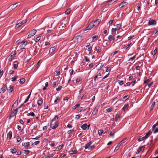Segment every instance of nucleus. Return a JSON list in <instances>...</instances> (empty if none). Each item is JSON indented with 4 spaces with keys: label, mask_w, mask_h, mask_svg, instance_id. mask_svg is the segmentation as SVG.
<instances>
[{
    "label": "nucleus",
    "mask_w": 158,
    "mask_h": 158,
    "mask_svg": "<svg viewBox=\"0 0 158 158\" xmlns=\"http://www.w3.org/2000/svg\"><path fill=\"white\" fill-rule=\"evenodd\" d=\"M17 3L11 5L10 6L9 8L11 10H13L15 8L17 7Z\"/></svg>",
    "instance_id": "10"
},
{
    "label": "nucleus",
    "mask_w": 158,
    "mask_h": 158,
    "mask_svg": "<svg viewBox=\"0 0 158 158\" xmlns=\"http://www.w3.org/2000/svg\"><path fill=\"white\" fill-rule=\"evenodd\" d=\"M143 147H144V146H141L139 147V148L137 150L138 153H136V154H139L140 152L141 151L142 148H143Z\"/></svg>",
    "instance_id": "30"
},
{
    "label": "nucleus",
    "mask_w": 158,
    "mask_h": 158,
    "mask_svg": "<svg viewBox=\"0 0 158 158\" xmlns=\"http://www.w3.org/2000/svg\"><path fill=\"white\" fill-rule=\"evenodd\" d=\"M52 86L53 88H55L56 87V82H54L52 84Z\"/></svg>",
    "instance_id": "60"
},
{
    "label": "nucleus",
    "mask_w": 158,
    "mask_h": 158,
    "mask_svg": "<svg viewBox=\"0 0 158 158\" xmlns=\"http://www.w3.org/2000/svg\"><path fill=\"white\" fill-rule=\"evenodd\" d=\"M155 102H152L151 107H150V110H152L153 109V108H154V107L155 105Z\"/></svg>",
    "instance_id": "38"
},
{
    "label": "nucleus",
    "mask_w": 158,
    "mask_h": 158,
    "mask_svg": "<svg viewBox=\"0 0 158 158\" xmlns=\"http://www.w3.org/2000/svg\"><path fill=\"white\" fill-rule=\"evenodd\" d=\"M60 98L59 96H57L56 97V99L55 100L54 102L55 103L59 102H60Z\"/></svg>",
    "instance_id": "26"
},
{
    "label": "nucleus",
    "mask_w": 158,
    "mask_h": 158,
    "mask_svg": "<svg viewBox=\"0 0 158 158\" xmlns=\"http://www.w3.org/2000/svg\"><path fill=\"white\" fill-rule=\"evenodd\" d=\"M59 123L58 121H52L50 124V127L53 129H56L59 126Z\"/></svg>",
    "instance_id": "1"
},
{
    "label": "nucleus",
    "mask_w": 158,
    "mask_h": 158,
    "mask_svg": "<svg viewBox=\"0 0 158 158\" xmlns=\"http://www.w3.org/2000/svg\"><path fill=\"white\" fill-rule=\"evenodd\" d=\"M43 103V99L42 98L39 99L37 101V104L39 106H41Z\"/></svg>",
    "instance_id": "22"
},
{
    "label": "nucleus",
    "mask_w": 158,
    "mask_h": 158,
    "mask_svg": "<svg viewBox=\"0 0 158 158\" xmlns=\"http://www.w3.org/2000/svg\"><path fill=\"white\" fill-rule=\"evenodd\" d=\"M18 104V100H17L13 105V106L16 107Z\"/></svg>",
    "instance_id": "46"
},
{
    "label": "nucleus",
    "mask_w": 158,
    "mask_h": 158,
    "mask_svg": "<svg viewBox=\"0 0 158 158\" xmlns=\"http://www.w3.org/2000/svg\"><path fill=\"white\" fill-rule=\"evenodd\" d=\"M80 104H77L74 106L73 107V109H75L78 107H79L80 106Z\"/></svg>",
    "instance_id": "54"
},
{
    "label": "nucleus",
    "mask_w": 158,
    "mask_h": 158,
    "mask_svg": "<svg viewBox=\"0 0 158 158\" xmlns=\"http://www.w3.org/2000/svg\"><path fill=\"white\" fill-rule=\"evenodd\" d=\"M150 131H148L147 133L144 136H143V138L144 139H146L147 138H148V137L150 135Z\"/></svg>",
    "instance_id": "20"
},
{
    "label": "nucleus",
    "mask_w": 158,
    "mask_h": 158,
    "mask_svg": "<svg viewBox=\"0 0 158 158\" xmlns=\"http://www.w3.org/2000/svg\"><path fill=\"white\" fill-rule=\"evenodd\" d=\"M90 44L89 43H88L86 44L85 46L88 47L87 50L89 51H91L92 49V46H90ZM93 46V45L92 46Z\"/></svg>",
    "instance_id": "12"
},
{
    "label": "nucleus",
    "mask_w": 158,
    "mask_h": 158,
    "mask_svg": "<svg viewBox=\"0 0 158 158\" xmlns=\"http://www.w3.org/2000/svg\"><path fill=\"white\" fill-rule=\"evenodd\" d=\"M77 151L76 150H71L69 151V153L70 154L73 155L77 154Z\"/></svg>",
    "instance_id": "16"
},
{
    "label": "nucleus",
    "mask_w": 158,
    "mask_h": 158,
    "mask_svg": "<svg viewBox=\"0 0 158 158\" xmlns=\"http://www.w3.org/2000/svg\"><path fill=\"white\" fill-rule=\"evenodd\" d=\"M21 25H21V23H18V24H17L16 25L15 28L16 29H17V28H19Z\"/></svg>",
    "instance_id": "43"
},
{
    "label": "nucleus",
    "mask_w": 158,
    "mask_h": 158,
    "mask_svg": "<svg viewBox=\"0 0 158 158\" xmlns=\"http://www.w3.org/2000/svg\"><path fill=\"white\" fill-rule=\"evenodd\" d=\"M128 106V105H125L123 108V110H126L127 109V107Z\"/></svg>",
    "instance_id": "56"
},
{
    "label": "nucleus",
    "mask_w": 158,
    "mask_h": 158,
    "mask_svg": "<svg viewBox=\"0 0 158 158\" xmlns=\"http://www.w3.org/2000/svg\"><path fill=\"white\" fill-rule=\"evenodd\" d=\"M82 80V79L81 78L79 77H78L76 80V81L77 82H79L81 81Z\"/></svg>",
    "instance_id": "42"
},
{
    "label": "nucleus",
    "mask_w": 158,
    "mask_h": 158,
    "mask_svg": "<svg viewBox=\"0 0 158 158\" xmlns=\"http://www.w3.org/2000/svg\"><path fill=\"white\" fill-rule=\"evenodd\" d=\"M149 80V79H148L147 77H145L144 80V83H146Z\"/></svg>",
    "instance_id": "64"
},
{
    "label": "nucleus",
    "mask_w": 158,
    "mask_h": 158,
    "mask_svg": "<svg viewBox=\"0 0 158 158\" xmlns=\"http://www.w3.org/2000/svg\"><path fill=\"white\" fill-rule=\"evenodd\" d=\"M62 88V86L60 85L58 86V87L57 88H56V89L57 91H59L61 90Z\"/></svg>",
    "instance_id": "55"
},
{
    "label": "nucleus",
    "mask_w": 158,
    "mask_h": 158,
    "mask_svg": "<svg viewBox=\"0 0 158 158\" xmlns=\"http://www.w3.org/2000/svg\"><path fill=\"white\" fill-rule=\"evenodd\" d=\"M74 129L69 130L67 131V133L68 134H71L73 133L74 132Z\"/></svg>",
    "instance_id": "45"
},
{
    "label": "nucleus",
    "mask_w": 158,
    "mask_h": 158,
    "mask_svg": "<svg viewBox=\"0 0 158 158\" xmlns=\"http://www.w3.org/2000/svg\"><path fill=\"white\" fill-rule=\"evenodd\" d=\"M158 31V30L157 29H155L152 31V35L155 34Z\"/></svg>",
    "instance_id": "58"
},
{
    "label": "nucleus",
    "mask_w": 158,
    "mask_h": 158,
    "mask_svg": "<svg viewBox=\"0 0 158 158\" xmlns=\"http://www.w3.org/2000/svg\"><path fill=\"white\" fill-rule=\"evenodd\" d=\"M10 151L12 153H16L17 152L16 149L14 148H12L10 149Z\"/></svg>",
    "instance_id": "21"
},
{
    "label": "nucleus",
    "mask_w": 158,
    "mask_h": 158,
    "mask_svg": "<svg viewBox=\"0 0 158 158\" xmlns=\"http://www.w3.org/2000/svg\"><path fill=\"white\" fill-rule=\"evenodd\" d=\"M115 132L113 130H112V131H111L110 133V136H112V137H114V135L115 133Z\"/></svg>",
    "instance_id": "47"
},
{
    "label": "nucleus",
    "mask_w": 158,
    "mask_h": 158,
    "mask_svg": "<svg viewBox=\"0 0 158 158\" xmlns=\"http://www.w3.org/2000/svg\"><path fill=\"white\" fill-rule=\"evenodd\" d=\"M59 117L58 115H56L55 117L53 118L52 121H57V120L58 119Z\"/></svg>",
    "instance_id": "28"
},
{
    "label": "nucleus",
    "mask_w": 158,
    "mask_h": 158,
    "mask_svg": "<svg viewBox=\"0 0 158 158\" xmlns=\"http://www.w3.org/2000/svg\"><path fill=\"white\" fill-rule=\"evenodd\" d=\"M116 28L117 29H118V30H119L120 28L121 27V25L120 24H117L116 25Z\"/></svg>",
    "instance_id": "50"
},
{
    "label": "nucleus",
    "mask_w": 158,
    "mask_h": 158,
    "mask_svg": "<svg viewBox=\"0 0 158 158\" xmlns=\"http://www.w3.org/2000/svg\"><path fill=\"white\" fill-rule=\"evenodd\" d=\"M93 22L90 23L88 26L85 28L84 31L91 30L92 28L95 27Z\"/></svg>",
    "instance_id": "4"
},
{
    "label": "nucleus",
    "mask_w": 158,
    "mask_h": 158,
    "mask_svg": "<svg viewBox=\"0 0 158 158\" xmlns=\"http://www.w3.org/2000/svg\"><path fill=\"white\" fill-rule=\"evenodd\" d=\"M41 37V36H39L37 37L35 39H34L35 41L36 42H38L40 39Z\"/></svg>",
    "instance_id": "35"
},
{
    "label": "nucleus",
    "mask_w": 158,
    "mask_h": 158,
    "mask_svg": "<svg viewBox=\"0 0 158 158\" xmlns=\"http://www.w3.org/2000/svg\"><path fill=\"white\" fill-rule=\"evenodd\" d=\"M98 36L97 35H95L94 36L92 37V40L91 42H93L95 41V40H96L98 38Z\"/></svg>",
    "instance_id": "27"
},
{
    "label": "nucleus",
    "mask_w": 158,
    "mask_h": 158,
    "mask_svg": "<svg viewBox=\"0 0 158 158\" xmlns=\"http://www.w3.org/2000/svg\"><path fill=\"white\" fill-rule=\"evenodd\" d=\"M18 77V76H15L14 77H13L11 78V81H15Z\"/></svg>",
    "instance_id": "52"
},
{
    "label": "nucleus",
    "mask_w": 158,
    "mask_h": 158,
    "mask_svg": "<svg viewBox=\"0 0 158 158\" xmlns=\"http://www.w3.org/2000/svg\"><path fill=\"white\" fill-rule=\"evenodd\" d=\"M100 22L101 20L99 19H97L94 21V22H93V23H94V27H95L97 26L100 23Z\"/></svg>",
    "instance_id": "8"
},
{
    "label": "nucleus",
    "mask_w": 158,
    "mask_h": 158,
    "mask_svg": "<svg viewBox=\"0 0 158 158\" xmlns=\"http://www.w3.org/2000/svg\"><path fill=\"white\" fill-rule=\"evenodd\" d=\"M98 112V109L95 108L94 110H93V111L92 112V114L93 115H96Z\"/></svg>",
    "instance_id": "34"
},
{
    "label": "nucleus",
    "mask_w": 158,
    "mask_h": 158,
    "mask_svg": "<svg viewBox=\"0 0 158 158\" xmlns=\"http://www.w3.org/2000/svg\"><path fill=\"white\" fill-rule=\"evenodd\" d=\"M27 116H31L32 117H34L35 116V114L32 111L30 112L29 113H28L27 114Z\"/></svg>",
    "instance_id": "29"
},
{
    "label": "nucleus",
    "mask_w": 158,
    "mask_h": 158,
    "mask_svg": "<svg viewBox=\"0 0 158 158\" xmlns=\"http://www.w3.org/2000/svg\"><path fill=\"white\" fill-rule=\"evenodd\" d=\"M63 145H60L57 147V149L58 150H60L63 148Z\"/></svg>",
    "instance_id": "44"
},
{
    "label": "nucleus",
    "mask_w": 158,
    "mask_h": 158,
    "mask_svg": "<svg viewBox=\"0 0 158 158\" xmlns=\"http://www.w3.org/2000/svg\"><path fill=\"white\" fill-rule=\"evenodd\" d=\"M27 20V19H24V20H23L20 23H21V25H22L23 24H24L26 23Z\"/></svg>",
    "instance_id": "59"
},
{
    "label": "nucleus",
    "mask_w": 158,
    "mask_h": 158,
    "mask_svg": "<svg viewBox=\"0 0 158 158\" xmlns=\"http://www.w3.org/2000/svg\"><path fill=\"white\" fill-rule=\"evenodd\" d=\"M16 51H14L13 53V52H12L10 55L8 56V61L9 62H10L12 61V60L14 59V56H15L16 54Z\"/></svg>",
    "instance_id": "5"
},
{
    "label": "nucleus",
    "mask_w": 158,
    "mask_h": 158,
    "mask_svg": "<svg viewBox=\"0 0 158 158\" xmlns=\"http://www.w3.org/2000/svg\"><path fill=\"white\" fill-rule=\"evenodd\" d=\"M108 39L110 41L114 40V37L111 35H109L108 37Z\"/></svg>",
    "instance_id": "24"
},
{
    "label": "nucleus",
    "mask_w": 158,
    "mask_h": 158,
    "mask_svg": "<svg viewBox=\"0 0 158 158\" xmlns=\"http://www.w3.org/2000/svg\"><path fill=\"white\" fill-rule=\"evenodd\" d=\"M71 11V9H69L65 12V13L66 15H68L70 13Z\"/></svg>",
    "instance_id": "41"
},
{
    "label": "nucleus",
    "mask_w": 158,
    "mask_h": 158,
    "mask_svg": "<svg viewBox=\"0 0 158 158\" xmlns=\"http://www.w3.org/2000/svg\"><path fill=\"white\" fill-rule=\"evenodd\" d=\"M145 140L144 138L143 137L139 138L138 139V140L139 142L143 140Z\"/></svg>",
    "instance_id": "57"
},
{
    "label": "nucleus",
    "mask_w": 158,
    "mask_h": 158,
    "mask_svg": "<svg viewBox=\"0 0 158 158\" xmlns=\"http://www.w3.org/2000/svg\"><path fill=\"white\" fill-rule=\"evenodd\" d=\"M37 31L35 29H33L30 31L28 35L27 38H30L35 35Z\"/></svg>",
    "instance_id": "2"
},
{
    "label": "nucleus",
    "mask_w": 158,
    "mask_h": 158,
    "mask_svg": "<svg viewBox=\"0 0 158 158\" xmlns=\"http://www.w3.org/2000/svg\"><path fill=\"white\" fill-rule=\"evenodd\" d=\"M104 66V64L102 63L99 64L96 66V68L97 70H100Z\"/></svg>",
    "instance_id": "9"
},
{
    "label": "nucleus",
    "mask_w": 158,
    "mask_h": 158,
    "mask_svg": "<svg viewBox=\"0 0 158 158\" xmlns=\"http://www.w3.org/2000/svg\"><path fill=\"white\" fill-rule=\"evenodd\" d=\"M18 129L20 131V132H22L23 130L22 129L21 127L19 125L18 126Z\"/></svg>",
    "instance_id": "62"
},
{
    "label": "nucleus",
    "mask_w": 158,
    "mask_h": 158,
    "mask_svg": "<svg viewBox=\"0 0 158 158\" xmlns=\"http://www.w3.org/2000/svg\"><path fill=\"white\" fill-rule=\"evenodd\" d=\"M81 127L83 130H86L87 127V125L85 123L82 125L81 126Z\"/></svg>",
    "instance_id": "23"
},
{
    "label": "nucleus",
    "mask_w": 158,
    "mask_h": 158,
    "mask_svg": "<svg viewBox=\"0 0 158 158\" xmlns=\"http://www.w3.org/2000/svg\"><path fill=\"white\" fill-rule=\"evenodd\" d=\"M16 139H17V142H19L20 141L21 139L20 137L18 136L17 137Z\"/></svg>",
    "instance_id": "63"
},
{
    "label": "nucleus",
    "mask_w": 158,
    "mask_h": 158,
    "mask_svg": "<svg viewBox=\"0 0 158 158\" xmlns=\"http://www.w3.org/2000/svg\"><path fill=\"white\" fill-rule=\"evenodd\" d=\"M92 143V142L91 141H90L89 143H88L85 146V149H87L88 148L89 149L90 148L89 147L90 146Z\"/></svg>",
    "instance_id": "15"
},
{
    "label": "nucleus",
    "mask_w": 158,
    "mask_h": 158,
    "mask_svg": "<svg viewBox=\"0 0 158 158\" xmlns=\"http://www.w3.org/2000/svg\"><path fill=\"white\" fill-rule=\"evenodd\" d=\"M30 143L29 142H28L27 143H22V145L23 146L25 147H27L29 146Z\"/></svg>",
    "instance_id": "25"
},
{
    "label": "nucleus",
    "mask_w": 158,
    "mask_h": 158,
    "mask_svg": "<svg viewBox=\"0 0 158 158\" xmlns=\"http://www.w3.org/2000/svg\"><path fill=\"white\" fill-rule=\"evenodd\" d=\"M49 145L50 146H51V147H53L55 146V143L53 141H51L49 142Z\"/></svg>",
    "instance_id": "36"
},
{
    "label": "nucleus",
    "mask_w": 158,
    "mask_h": 158,
    "mask_svg": "<svg viewBox=\"0 0 158 158\" xmlns=\"http://www.w3.org/2000/svg\"><path fill=\"white\" fill-rule=\"evenodd\" d=\"M112 111L111 108H109L106 109V112H110Z\"/></svg>",
    "instance_id": "37"
},
{
    "label": "nucleus",
    "mask_w": 158,
    "mask_h": 158,
    "mask_svg": "<svg viewBox=\"0 0 158 158\" xmlns=\"http://www.w3.org/2000/svg\"><path fill=\"white\" fill-rule=\"evenodd\" d=\"M14 90V87L12 85H10L8 88V89H7V91L9 93H10L12 92Z\"/></svg>",
    "instance_id": "13"
},
{
    "label": "nucleus",
    "mask_w": 158,
    "mask_h": 158,
    "mask_svg": "<svg viewBox=\"0 0 158 158\" xmlns=\"http://www.w3.org/2000/svg\"><path fill=\"white\" fill-rule=\"evenodd\" d=\"M56 50V48L55 47H52L50 48L49 50V54H52L54 53Z\"/></svg>",
    "instance_id": "11"
},
{
    "label": "nucleus",
    "mask_w": 158,
    "mask_h": 158,
    "mask_svg": "<svg viewBox=\"0 0 158 158\" xmlns=\"http://www.w3.org/2000/svg\"><path fill=\"white\" fill-rule=\"evenodd\" d=\"M24 153L26 155H28L30 152V151L29 150H24Z\"/></svg>",
    "instance_id": "39"
},
{
    "label": "nucleus",
    "mask_w": 158,
    "mask_h": 158,
    "mask_svg": "<svg viewBox=\"0 0 158 158\" xmlns=\"http://www.w3.org/2000/svg\"><path fill=\"white\" fill-rule=\"evenodd\" d=\"M25 80L24 78L21 79L19 81V83L21 84H23L25 82Z\"/></svg>",
    "instance_id": "33"
},
{
    "label": "nucleus",
    "mask_w": 158,
    "mask_h": 158,
    "mask_svg": "<svg viewBox=\"0 0 158 158\" xmlns=\"http://www.w3.org/2000/svg\"><path fill=\"white\" fill-rule=\"evenodd\" d=\"M84 60L86 62L88 61L89 60V59L87 58V56H84Z\"/></svg>",
    "instance_id": "61"
},
{
    "label": "nucleus",
    "mask_w": 158,
    "mask_h": 158,
    "mask_svg": "<svg viewBox=\"0 0 158 158\" xmlns=\"http://www.w3.org/2000/svg\"><path fill=\"white\" fill-rule=\"evenodd\" d=\"M156 22L154 20H149L148 22V25L149 26L154 25H156Z\"/></svg>",
    "instance_id": "7"
},
{
    "label": "nucleus",
    "mask_w": 158,
    "mask_h": 158,
    "mask_svg": "<svg viewBox=\"0 0 158 158\" xmlns=\"http://www.w3.org/2000/svg\"><path fill=\"white\" fill-rule=\"evenodd\" d=\"M12 137V132L11 131H10L9 132L7 137L8 138H9L10 139H11Z\"/></svg>",
    "instance_id": "19"
},
{
    "label": "nucleus",
    "mask_w": 158,
    "mask_h": 158,
    "mask_svg": "<svg viewBox=\"0 0 158 158\" xmlns=\"http://www.w3.org/2000/svg\"><path fill=\"white\" fill-rule=\"evenodd\" d=\"M7 89L6 86L5 85H3V87L0 89V93L3 94Z\"/></svg>",
    "instance_id": "6"
},
{
    "label": "nucleus",
    "mask_w": 158,
    "mask_h": 158,
    "mask_svg": "<svg viewBox=\"0 0 158 158\" xmlns=\"http://www.w3.org/2000/svg\"><path fill=\"white\" fill-rule=\"evenodd\" d=\"M103 132V131L102 130H99L98 131V133L99 135H100Z\"/></svg>",
    "instance_id": "48"
},
{
    "label": "nucleus",
    "mask_w": 158,
    "mask_h": 158,
    "mask_svg": "<svg viewBox=\"0 0 158 158\" xmlns=\"http://www.w3.org/2000/svg\"><path fill=\"white\" fill-rule=\"evenodd\" d=\"M53 156V154H50L45 155L44 156V158H50L52 157Z\"/></svg>",
    "instance_id": "17"
},
{
    "label": "nucleus",
    "mask_w": 158,
    "mask_h": 158,
    "mask_svg": "<svg viewBox=\"0 0 158 158\" xmlns=\"http://www.w3.org/2000/svg\"><path fill=\"white\" fill-rule=\"evenodd\" d=\"M28 44V43L26 41H23L21 43V44L19 48L21 49H25L26 46Z\"/></svg>",
    "instance_id": "3"
},
{
    "label": "nucleus",
    "mask_w": 158,
    "mask_h": 158,
    "mask_svg": "<svg viewBox=\"0 0 158 158\" xmlns=\"http://www.w3.org/2000/svg\"><path fill=\"white\" fill-rule=\"evenodd\" d=\"M129 96L128 95L125 96L123 98V100L125 101L127 99L129 98Z\"/></svg>",
    "instance_id": "49"
},
{
    "label": "nucleus",
    "mask_w": 158,
    "mask_h": 158,
    "mask_svg": "<svg viewBox=\"0 0 158 158\" xmlns=\"http://www.w3.org/2000/svg\"><path fill=\"white\" fill-rule=\"evenodd\" d=\"M14 64L13 65V67L15 69H16L18 68V63L17 61H15L14 62Z\"/></svg>",
    "instance_id": "18"
},
{
    "label": "nucleus",
    "mask_w": 158,
    "mask_h": 158,
    "mask_svg": "<svg viewBox=\"0 0 158 158\" xmlns=\"http://www.w3.org/2000/svg\"><path fill=\"white\" fill-rule=\"evenodd\" d=\"M40 143V141H37L34 142L32 144V145H37L39 144Z\"/></svg>",
    "instance_id": "51"
},
{
    "label": "nucleus",
    "mask_w": 158,
    "mask_h": 158,
    "mask_svg": "<svg viewBox=\"0 0 158 158\" xmlns=\"http://www.w3.org/2000/svg\"><path fill=\"white\" fill-rule=\"evenodd\" d=\"M118 82L120 85H122L123 84V81L118 80Z\"/></svg>",
    "instance_id": "53"
},
{
    "label": "nucleus",
    "mask_w": 158,
    "mask_h": 158,
    "mask_svg": "<svg viewBox=\"0 0 158 158\" xmlns=\"http://www.w3.org/2000/svg\"><path fill=\"white\" fill-rule=\"evenodd\" d=\"M81 36L80 35L77 36L76 37L73 38V39H76L77 40V42H78V39H80V40L81 39Z\"/></svg>",
    "instance_id": "32"
},
{
    "label": "nucleus",
    "mask_w": 158,
    "mask_h": 158,
    "mask_svg": "<svg viewBox=\"0 0 158 158\" xmlns=\"http://www.w3.org/2000/svg\"><path fill=\"white\" fill-rule=\"evenodd\" d=\"M95 49L98 53H99L101 52V49L98 46L95 47Z\"/></svg>",
    "instance_id": "14"
},
{
    "label": "nucleus",
    "mask_w": 158,
    "mask_h": 158,
    "mask_svg": "<svg viewBox=\"0 0 158 158\" xmlns=\"http://www.w3.org/2000/svg\"><path fill=\"white\" fill-rule=\"evenodd\" d=\"M31 94V93H30V94L27 97L26 99L25 100L24 102V103H26V102H27L28 101V100H29V98H30Z\"/></svg>",
    "instance_id": "40"
},
{
    "label": "nucleus",
    "mask_w": 158,
    "mask_h": 158,
    "mask_svg": "<svg viewBox=\"0 0 158 158\" xmlns=\"http://www.w3.org/2000/svg\"><path fill=\"white\" fill-rule=\"evenodd\" d=\"M119 115L116 114L115 117V120L116 122H117L119 120Z\"/></svg>",
    "instance_id": "31"
}]
</instances>
